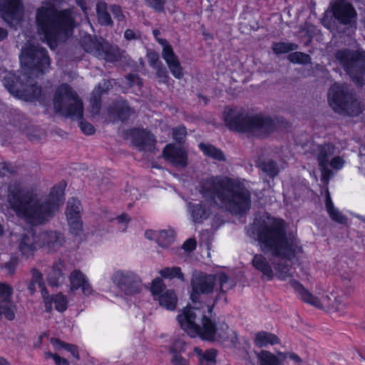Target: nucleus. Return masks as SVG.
Masks as SVG:
<instances>
[{
	"instance_id": "obj_12",
	"label": "nucleus",
	"mask_w": 365,
	"mask_h": 365,
	"mask_svg": "<svg viewBox=\"0 0 365 365\" xmlns=\"http://www.w3.org/2000/svg\"><path fill=\"white\" fill-rule=\"evenodd\" d=\"M217 283V275L198 271L192 274L190 284V299L192 302L200 301L202 294L208 295L213 292Z\"/></svg>"
},
{
	"instance_id": "obj_13",
	"label": "nucleus",
	"mask_w": 365,
	"mask_h": 365,
	"mask_svg": "<svg viewBox=\"0 0 365 365\" xmlns=\"http://www.w3.org/2000/svg\"><path fill=\"white\" fill-rule=\"evenodd\" d=\"M334 20L340 25L350 26L356 24L357 13L351 2L347 0H334L330 3Z\"/></svg>"
},
{
	"instance_id": "obj_2",
	"label": "nucleus",
	"mask_w": 365,
	"mask_h": 365,
	"mask_svg": "<svg viewBox=\"0 0 365 365\" xmlns=\"http://www.w3.org/2000/svg\"><path fill=\"white\" fill-rule=\"evenodd\" d=\"M198 192L207 202L219 205L235 215H243L251 208V193L238 178L211 175L202 178Z\"/></svg>"
},
{
	"instance_id": "obj_55",
	"label": "nucleus",
	"mask_w": 365,
	"mask_h": 365,
	"mask_svg": "<svg viewBox=\"0 0 365 365\" xmlns=\"http://www.w3.org/2000/svg\"><path fill=\"white\" fill-rule=\"evenodd\" d=\"M62 276L63 273L61 270L58 269V271H56L54 269L48 277L49 285L52 287H57Z\"/></svg>"
},
{
	"instance_id": "obj_45",
	"label": "nucleus",
	"mask_w": 365,
	"mask_h": 365,
	"mask_svg": "<svg viewBox=\"0 0 365 365\" xmlns=\"http://www.w3.org/2000/svg\"><path fill=\"white\" fill-rule=\"evenodd\" d=\"M51 298L55 305V309L60 313L64 312L68 308V299L67 297L59 292L56 294L52 295Z\"/></svg>"
},
{
	"instance_id": "obj_29",
	"label": "nucleus",
	"mask_w": 365,
	"mask_h": 365,
	"mask_svg": "<svg viewBox=\"0 0 365 365\" xmlns=\"http://www.w3.org/2000/svg\"><path fill=\"white\" fill-rule=\"evenodd\" d=\"M198 359V365H216L218 351L215 348L207 349L203 351L196 346L193 349Z\"/></svg>"
},
{
	"instance_id": "obj_8",
	"label": "nucleus",
	"mask_w": 365,
	"mask_h": 365,
	"mask_svg": "<svg viewBox=\"0 0 365 365\" xmlns=\"http://www.w3.org/2000/svg\"><path fill=\"white\" fill-rule=\"evenodd\" d=\"M328 101L333 110L343 116L357 117L364 110V106L356 93L342 85L330 88Z\"/></svg>"
},
{
	"instance_id": "obj_46",
	"label": "nucleus",
	"mask_w": 365,
	"mask_h": 365,
	"mask_svg": "<svg viewBox=\"0 0 365 365\" xmlns=\"http://www.w3.org/2000/svg\"><path fill=\"white\" fill-rule=\"evenodd\" d=\"M165 289V284L161 278L156 277L152 281L150 292L154 297H159L160 295L163 294Z\"/></svg>"
},
{
	"instance_id": "obj_26",
	"label": "nucleus",
	"mask_w": 365,
	"mask_h": 365,
	"mask_svg": "<svg viewBox=\"0 0 365 365\" xmlns=\"http://www.w3.org/2000/svg\"><path fill=\"white\" fill-rule=\"evenodd\" d=\"M95 54L98 58L108 62H115L118 60V55L108 42L101 41H92Z\"/></svg>"
},
{
	"instance_id": "obj_47",
	"label": "nucleus",
	"mask_w": 365,
	"mask_h": 365,
	"mask_svg": "<svg viewBox=\"0 0 365 365\" xmlns=\"http://www.w3.org/2000/svg\"><path fill=\"white\" fill-rule=\"evenodd\" d=\"M13 294V289L11 286L1 282L0 283V298L1 302H10L11 301V296Z\"/></svg>"
},
{
	"instance_id": "obj_61",
	"label": "nucleus",
	"mask_w": 365,
	"mask_h": 365,
	"mask_svg": "<svg viewBox=\"0 0 365 365\" xmlns=\"http://www.w3.org/2000/svg\"><path fill=\"white\" fill-rule=\"evenodd\" d=\"M196 246V240L193 238H189L184 242L182 248L187 252H192L195 250Z\"/></svg>"
},
{
	"instance_id": "obj_62",
	"label": "nucleus",
	"mask_w": 365,
	"mask_h": 365,
	"mask_svg": "<svg viewBox=\"0 0 365 365\" xmlns=\"http://www.w3.org/2000/svg\"><path fill=\"white\" fill-rule=\"evenodd\" d=\"M325 206L327 212L333 210L336 207H334V202H332L329 189L327 187L325 194Z\"/></svg>"
},
{
	"instance_id": "obj_22",
	"label": "nucleus",
	"mask_w": 365,
	"mask_h": 365,
	"mask_svg": "<svg viewBox=\"0 0 365 365\" xmlns=\"http://www.w3.org/2000/svg\"><path fill=\"white\" fill-rule=\"evenodd\" d=\"M132 113L133 110L128 103L122 98L115 101L108 108V115L121 122L127 121Z\"/></svg>"
},
{
	"instance_id": "obj_24",
	"label": "nucleus",
	"mask_w": 365,
	"mask_h": 365,
	"mask_svg": "<svg viewBox=\"0 0 365 365\" xmlns=\"http://www.w3.org/2000/svg\"><path fill=\"white\" fill-rule=\"evenodd\" d=\"M187 210L194 224H202L207 220L211 214L212 209L202 201L199 202H188Z\"/></svg>"
},
{
	"instance_id": "obj_58",
	"label": "nucleus",
	"mask_w": 365,
	"mask_h": 365,
	"mask_svg": "<svg viewBox=\"0 0 365 365\" xmlns=\"http://www.w3.org/2000/svg\"><path fill=\"white\" fill-rule=\"evenodd\" d=\"M148 60L150 65L153 68H155L160 65V63H163L159 60V55L156 51H150L148 54Z\"/></svg>"
},
{
	"instance_id": "obj_3",
	"label": "nucleus",
	"mask_w": 365,
	"mask_h": 365,
	"mask_svg": "<svg viewBox=\"0 0 365 365\" xmlns=\"http://www.w3.org/2000/svg\"><path fill=\"white\" fill-rule=\"evenodd\" d=\"M252 233L256 237L260 250L274 257L292 261L302 252L297 240L288 237L287 223L282 218L273 217L270 223L255 221Z\"/></svg>"
},
{
	"instance_id": "obj_60",
	"label": "nucleus",
	"mask_w": 365,
	"mask_h": 365,
	"mask_svg": "<svg viewBox=\"0 0 365 365\" xmlns=\"http://www.w3.org/2000/svg\"><path fill=\"white\" fill-rule=\"evenodd\" d=\"M322 172V181L324 182H328L329 178L332 175V171L328 168V165L324 166H319Z\"/></svg>"
},
{
	"instance_id": "obj_5",
	"label": "nucleus",
	"mask_w": 365,
	"mask_h": 365,
	"mask_svg": "<svg viewBox=\"0 0 365 365\" xmlns=\"http://www.w3.org/2000/svg\"><path fill=\"white\" fill-rule=\"evenodd\" d=\"M223 116L225 125L230 130L247 133L259 139L268 138L280 127H289V122L282 117L274 120L269 115L261 114L250 115L244 111H237L232 108L225 109Z\"/></svg>"
},
{
	"instance_id": "obj_49",
	"label": "nucleus",
	"mask_w": 365,
	"mask_h": 365,
	"mask_svg": "<svg viewBox=\"0 0 365 365\" xmlns=\"http://www.w3.org/2000/svg\"><path fill=\"white\" fill-rule=\"evenodd\" d=\"M173 138L179 144L185 142V138L187 135L185 126L183 125L175 127L173 129Z\"/></svg>"
},
{
	"instance_id": "obj_7",
	"label": "nucleus",
	"mask_w": 365,
	"mask_h": 365,
	"mask_svg": "<svg viewBox=\"0 0 365 365\" xmlns=\"http://www.w3.org/2000/svg\"><path fill=\"white\" fill-rule=\"evenodd\" d=\"M197 315L192 307H185L177 316L180 328L191 338L199 337L201 340L208 342L216 341L217 324L209 317L203 315L201 319L202 326L196 322Z\"/></svg>"
},
{
	"instance_id": "obj_31",
	"label": "nucleus",
	"mask_w": 365,
	"mask_h": 365,
	"mask_svg": "<svg viewBox=\"0 0 365 365\" xmlns=\"http://www.w3.org/2000/svg\"><path fill=\"white\" fill-rule=\"evenodd\" d=\"M334 150V147L330 143L317 145L316 158L319 166L329 165V158L333 155Z\"/></svg>"
},
{
	"instance_id": "obj_18",
	"label": "nucleus",
	"mask_w": 365,
	"mask_h": 365,
	"mask_svg": "<svg viewBox=\"0 0 365 365\" xmlns=\"http://www.w3.org/2000/svg\"><path fill=\"white\" fill-rule=\"evenodd\" d=\"M163 157L175 168H185L188 165L187 151L175 143H168L163 148Z\"/></svg>"
},
{
	"instance_id": "obj_36",
	"label": "nucleus",
	"mask_w": 365,
	"mask_h": 365,
	"mask_svg": "<svg viewBox=\"0 0 365 365\" xmlns=\"http://www.w3.org/2000/svg\"><path fill=\"white\" fill-rule=\"evenodd\" d=\"M107 91L103 89L101 85H98V86L93 91L90 104L93 111L96 113H98L100 112L102 105V96Z\"/></svg>"
},
{
	"instance_id": "obj_42",
	"label": "nucleus",
	"mask_w": 365,
	"mask_h": 365,
	"mask_svg": "<svg viewBox=\"0 0 365 365\" xmlns=\"http://www.w3.org/2000/svg\"><path fill=\"white\" fill-rule=\"evenodd\" d=\"M274 268L279 280L285 281L290 276V268L287 262H278L274 264Z\"/></svg>"
},
{
	"instance_id": "obj_50",
	"label": "nucleus",
	"mask_w": 365,
	"mask_h": 365,
	"mask_svg": "<svg viewBox=\"0 0 365 365\" xmlns=\"http://www.w3.org/2000/svg\"><path fill=\"white\" fill-rule=\"evenodd\" d=\"M19 262V257L15 255H12L9 260L2 267L6 270L9 274L13 275L16 272Z\"/></svg>"
},
{
	"instance_id": "obj_21",
	"label": "nucleus",
	"mask_w": 365,
	"mask_h": 365,
	"mask_svg": "<svg viewBox=\"0 0 365 365\" xmlns=\"http://www.w3.org/2000/svg\"><path fill=\"white\" fill-rule=\"evenodd\" d=\"M289 284L303 302L318 309L323 307L319 298L313 295L299 281L292 278L289 280Z\"/></svg>"
},
{
	"instance_id": "obj_48",
	"label": "nucleus",
	"mask_w": 365,
	"mask_h": 365,
	"mask_svg": "<svg viewBox=\"0 0 365 365\" xmlns=\"http://www.w3.org/2000/svg\"><path fill=\"white\" fill-rule=\"evenodd\" d=\"M1 315L4 314L8 320H13L15 318V312L12 306L11 301L10 302H0Z\"/></svg>"
},
{
	"instance_id": "obj_39",
	"label": "nucleus",
	"mask_w": 365,
	"mask_h": 365,
	"mask_svg": "<svg viewBox=\"0 0 365 365\" xmlns=\"http://www.w3.org/2000/svg\"><path fill=\"white\" fill-rule=\"evenodd\" d=\"M299 46L295 43L289 42H274L272 45L273 52L277 54H283L292 52L298 48Z\"/></svg>"
},
{
	"instance_id": "obj_32",
	"label": "nucleus",
	"mask_w": 365,
	"mask_h": 365,
	"mask_svg": "<svg viewBox=\"0 0 365 365\" xmlns=\"http://www.w3.org/2000/svg\"><path fill=\"white\" fill-rule=\"evenodd\" d=\"M96 13L98 23L102 26H113V21L110 14L109 6L105 1H98L96 4Z\"/></svg>"
},
{
	"instance_id": "obj_44",
	"label": "nucleus",
	"mask_w": 365,
	"mask_h": 365,
	"mask_svg": "<svg viewBox=\"0 0 365 365\" xmlns=\"http://www.w3.org/2000/svg\"><path fill=\"white\" fill-rule=\"evenodd\" d=\"M287 59L292 63L302 65L308 64L311 61L309 55L300 51L290 53L287 56Z\"/></svg>"
},
{
	"instance_id": "obj_35",
	"label": "nucleus",
	"mask_w": 365,
	"mask_h": 365,
	"mask_svg": "<svg viewBox=\"0 0 365 365\" xmlns=\"http://www.w3.org/2000/svg\"><path fill=\"white\" fill-rule=\"evenodd\" d=\"M257 166L272 179L277 177L279 173L277 163L272 159L267 160H259Z\"/></svg>"
},
{
	"instance_id": "obj_33",
	"label": "nucleus",
	"mask_w": 365,
	"mask_h": 365,
	"mask_svg": "<svg viewBox=\"0 0 365 365\" xmlns=\"http://www.w3.org/2000/svg\"><path fill=\"white\" fill-rule=\"evenodd\" d=\"M158 302L161 307H165L169 311H173L177 306L178 297L174 290L168 289L159 296Z\"/></svg>"
},
{
	"instance_id": "obj_6",
	"label": "nucleus",
	"mask_w": 365,
	"mask_h": 365,
	"mask_svg": "<svg viewBox=\"0 0 365 365\" xmlns=\"http://www.w3.org/2000/svg\"><path fill=\"white\" fill-rule=\"evenodd\" d=\"M53 108L56 113L66 118H76L79 120L78 126L86 135L95 133L94 126L83 119V104L78 93L71 86L63 83L56 89L53 99Z\"/></svg>"
},
{
	"instance_id": "obj_41",
	"label": "nucleus",
	"mask_w": 365,
	"mask_h": 365,
	"mask_svg": "<svg viewBox=\"0 0 365 365\" xmlns=\"http://www.w3.org/2000/svg\"><path fill=\"white\" fill-rule=\"evenodd\" d=\"M159 274L164 279H178L181 281L185 279L184 274L179 267H165L159 271Z\"/></svg>"
},
{
	"instance_id": "obj_56",
	"label": "nucleus",
	"mask_w": 365,
	"mask_h": 365,
	"mask_svg": "<svg viewBox=\"0 0 365 365\" xmlns=\"http://www.w3.org/2000/svg\"><path fill=\"white\" fill-rule=\"evenodd\" d=\"M278 356L281 358L282 360L289 358L290 360L294 361V362L299 364L302 361V358L294 352H282L279 351L277 353Z\"/></svg>"
},
{
	"instance_id": "obj_30",
	"label": "nucleus",
	"mask_w": 365,
	"mask_h": 365,
	"mask_svg": "<svg viewBox=\"0 0 365 365\" xmlns=\"http://www.w3.org/2000/svg\"><path fill=\"white\" fill-rule=\"evenodd\" d=\"M254 342L257 346L262 348L268 345L274 346L280 344L281 340L275 334L260 331L255 334Z\"/></svg>"
},
{
	"instance_id": "obj_64",
	"label": "nucleus",
	"mask_w": 365,
	"mask_h": 365,
	"mask_svg": "<svg viewBox=\"0 0 365 365\" xmlns=\"http://www.w3.org/2000/svg\"><path fill=\"white\" fill-rule=\"evenodd\" d=\"M125 78L128 80L130 86H133L136 83H141V79L138 74L128 73L126 75Z\"/></svg>"
},
{
	"instance_id": "obj_9",
	"label": "nucleus",
	"mask_w": 365,
	"mask_h": 365,
	"mask_svg": "<svg viewBox=\"0 0 365 365\" xmlns=\"http://www.w3.org/2000/svg\"><path fill=\"white\" fill-rule=\"evenodd\" d=\"M335 58L356 86L365 85V51L341 48L335 53Z\"/></svg>"
},
{
	"instance_id": "obj_14",
	"label": "nucleus",
	"mask_w": 365,
	"mask_h": 365,
	"mask_svg": "<svg viewBox=\"0 0 365 365\" xmlns=\"http://www.w3.org/2000/svg\"><path fill=\"white\" fill-rule=\"evenodd\" d=\"M24 11L21 0H0V16L10 26L22 21Z\"/></svg>"
},
{
	"instance_id": "obj_1",
	"label": "nucleus",
	"mask_w": 365,
	"mask_h": 365,
	"mask_svg": "<svg viewBox=\"0 0 365 365\" xmlns=\"http://www.w3.org/2000/svg\"><path fill=\"white\" fill-rule=\"evenodd\" d=\"M66 185V181L61 180L52 187L48 199L41 202L19 183H10L6 191V202L19 217L31 224H43L53 216L55 210L64 201Z\"/></svg>"
},
{
	"instance_id": "obj_28",
	"label": "nucleus",
	"mask_w": 365,
	"mask_h": 365,
	"mask_svg": "<svg viewBox=\"0 0 365 365\" xmlns=\"http://www.w3.org/2000/svg\"><path fill=\"white\" fill-rule=\"evenodd\" d=\"M252 265L255 269L260 272L262 278L267 281H272L274 277L273 269L262 254H255L252 259Z\"/></svg>"
},
{
	"instance_id": "obj_4",
	"label": "nucleus",
	"mask_w": 365,
	"mask_h": 365,
	"mask_svg": "<svg viewBox=\"0 0 365 365\" xmlns=\"http://www.w3.org/2000/svg\"><path fill=\"white\" fill-rule=\"evenodd\" d=\"M36 24L38 34L51 49L57 47L62 36H71L76 27L72 9H58L50 3L37 9Z\"/></svg>"
},
{
	"instance_id": "obj_51",
	"label": "nucleus",
	"mask_w": 365,
	"mask_h": 365,
	"mask_svg": "<svg viewBox=\"0 0 365 365\" xmlns=\"http://www.w3.org/2000/svg\"><path fill=\"white\" fill-rule=\"evenodd\" d=\"M330 218L339 224L345 225L347 222V218L338 209L335 208L333 210L328 212Z\"/></svg>"
},
{
	"instance_id": "obj_52",
	"label": "nucleus",
	"mask_w": 365,
	"mask_h": 365,
	"mask_svg": "<svg viewBox=\"0 0 365 365\" xmlns=\"http://www.w3.org/2000/svg\"><path fill=\"white\" fill-rule=\"evenodd\" d=\"M156 70V76L160 79V82L167 83L169 80V75L166 68L163 63L154 68Z\"/></svg>"
},
{
	"instance_id": "obj_19",
	"label": "nucleus",
	"mask_w": 365,
	"mask_h": 365,
	"mask_svg": "<svg viewBox=\"0 0 365 365\" xmlns=\"http://www.w3.org/2000/svg\"><path fill=\"white\" fill-rule=\"evenodd\" d=\"M158 42L163 46L162 57L168 64L170 73L175 78L181 79L183 77V68L172 46L165 38H158Z\"/></svg>"
},
{
	"instance_id": "obj_37",
	"label": "nucleus",
	"mask_w": 365,
	"mask_h": 365,
	"mask_svg": "<svg viewBox=\"0 0 365 365\" xmlns=\"http://www.w3.org/2000/svg\"><path fill=\"white\" fill-rule=\"evenodd\" d=\"M175 240V232L173 230H163L158 232L156 242L163 248L168 247Z\"/></svg>"
},
{
	"instance_id": "obj_59",
	"label": "nucleus",
	"mask_w": 365,
	"mask_h": 365,
	"mask_svg": "<svg viewBox=\"0 0 365 365\" xmlns=\"http://www.w3.org/2000/svg\"><path fill=\"white\" fill-rule=\"evenodd\" d=\"M344 161L339 156L334 157L330 162H329V165L335 170H339L342 168L344 166Z\"/></svg>"
},
{
	"instance_id": "obj_38",
	"label": "nucleus",
	"mask_w": 365,
	"mask_h": 365,
	"mask_svg": "<svg viewBox=\"0 0 365 365\" xmlns=\"http://www.w3.org/2000/svg\"><path fill=\"white\" fill-rule=\"evenodd\" d=\"M259 365H282V359L272 352L262 350L258 354Z\"/></svg>"
},
{
	"instance_id": "obj_63",
	"label": "nucleus",
	"mask_w": 365,
	"mask_h": 365,
	"mask_svg": "<svg viewBox=\"0 0 365 365\" xmlns=\"http://www.w3.org/2000/svg\"><path fill=\"white\" fill-rule=\"evenodd\" d=\"M156 11H162L164 9V0H146Z\"/></svg>"
},
{
	"instance_id": "obj_27",
	"label": "nucleus",
	"mask_w": 365,
	"mask_h": 365,
	"mask_svg": "<svg viewBox=\"0 0 365 365\" xmlns=\"http://www.w3.org/2000/svg\"><path fill=\"white\" fill-rule=\"evenodd\" d=\"M95 54L98 58L108 62H115L118 60V55L108 42L101 41H92Z\"/></svg>"
},
{
	"instance_id": "obj_23",
	"label": "nucleus",
	"mask_w": 365,
	"mask_h": 365,
	"mask_svg": "<svg viewBox=\"0 0 365 365\" xmlns=\"http://www.w3.org/2000/svg\"><path fill=\"white\" fill-rule=\"evenodd\" d=\"M37 235L34 232H29L21 235L18 249L21 255L29 258L33 257L38 247Z\"/></svg>"
},
{
	"instance_id": "obj_16",
	"label": "nucleus",
	"mask_w": 365,
	"mask_h": 365,
	"mask_svg": "<svg viewBox=\"0 0 365 365\" xmlns=\"http://www.w3.org/2000/svg\"><path fill=\"white\" fill-rule=\"evenodd\" d=\"M133 147L139 151L153 153L156 146V138L148 130L143 128H133L128 130Z\"/></svg>"
},
{
	"instance_id": "obj_25",
	"label": "nucleus",
	"mask_w": 365,
	"mask_h": 365,
	"mask_svg": "<svg viewBox=\"0 0 365 365\" xmlns=\"http://www.w3.org/2000/svg\"><path fill=\"white\" fill-rule=\"evenodd\" d=\"M71 291L75 292L81 289L82 292L86 296L92 294L93 290L88 282L86 275L79 269L72 271L69 276Z\"/></svg>"
},
{
	"instance_id": "obj_40",
	"label": "nucleus",
	"mask_w": 365,
	"mask_h": 365,
	"mask_svg": "<svg viewBox=\"0 0 365 365\" xmlns=\"http://www.w3.org/2000/svg\"><path fill=\"white\" fill-rule=\"evenodd\" d=\"M51 343L56 348H57V346H60L61 348L71 353V354L76 360L80 359L79 350L76 345L65 342L59 339L56 338L51 339Z\"/></svg>"
},
{
	"instance_id": "obj_20",
	"label": "nucleus",
	"mask_w": 365,
	"mask_h": 365,
	"mask_svg": "<svg viewBox=\"0 0 365 365\" xmlns=\"http://www.w3.org/2000/svg\"><path fill=\"white\" fill-rule=\"evenodd\" d=\"M39 248H45L48 252H55L65 242L63 235L56 231H43L37 235Z\"/></svg>"
},
{
	"instance_id": "obj_15",
	"label": "nucleus",
	"mask_w": 365,
	"mask_h": 365,
	"mask_svg": "<svg viewBox=\"0 0 365 365\" xmlns=\"http://www.w3.org/2000/svg\"><path fill=\"white\" fill-rule=\"evenodd\" d=\"M82 210L81 202L77 197L68 200L65 214L70 232L74 236H80L83 232Z\"/></svg>"
},
{
	"instance_id": "obj_43",
	"label": "nucleus",
	"mask_w": 365,
	"mask_h": 365,
	"mask_svg": "<svg viewBox=\"0 0 365 365\" xmlns=\"http://www.w3.org/2000/svg\"><path fill=\"white\" fill-rule=\"evenodd\" d=\"M183 351V348H182V350L178 351L175 347V344L170 347L169 352L173 355L171 359V364L173 365H190L189 361L181 354V352Z\"/></svg>"
},
{
	"instance_id": "obj_10",
	"label": "nucleus",
	"mask_w": 365,
	"mask_h": 365,
	"mask_svg": "<svg viewBox=\"0 0 365 365\" xmlns=\"http://www.w3.org/2000/svg\"><path fill=\"white\" fill-rule=\"evenodd\" d=\"M29 80L26 73L9 72L4 76L2 83L11 94L19 99L27 102L39 100L43 96L42 88L36 83L27 85Z\"/></svg>"
},
{
	"instance_id": "obj_34",
	"label": "nucleus",
	"mask_w": 365,
	"mask_h": 365,
	"mask_svg": "<svg viewBox=\"0 0 365 365\" xmlns=\"http://www.w3.org/2000/svg\"><path fill=\"white\" fill-rule=\"evenodd\" d=\"M198 147L205 156L210 157L214 160H217L219 161L225 160V156L223 152L220 149L215 147V145L200 143L198 145Z\"/></svg>"
},
{
	"instance_id": "obj_11",
	"label": "nucleus",
	"mask_w": 365,
	"mask_h": 365,
	"mask_svg": "<svg viewBox=\"0 0 365 365\" xmlns=\"http://www.w3.org/2000/svg\"><path fill=\"white\" fill-rule=\"evenodd\" d=\"M20 61L23 68L32 73L43 74L51 65L46 48L32 44L22 49Z\"/></svg>"
},
{
	"instance_id": "obj_54",
	"label": "nucleus",
	"mask_w": 365,
	"mask_h": 365,
	"mask_svg": "<svg viewBox=\"0 0 365 365\" xmlns=\"http://www.w3.org/2000/svg\"><path fill=\"white\" fill-rule=\"evenodd\" d=\"M219 281L220 283V293L216 296L215 301L217 302L220 297V294H225V291L223 289L224 284H227L229 281V277L225 272H221L219 274L218 277H217V281Z\"/></svg>"
},
{
	"instance_id": "obj_17",
	"label": "nucleus",
	"mask_w": 365,
	"mask_h": 365,
	"mask_svg": "<svg viewBox=\"0 0 365 365\" xmlns=\"http://www.w3.org/2000/svg\"><path fill=\"white\" fill-rule=\"evenodd\" d=\"M113 279L126 295H133L141 291L140 278L132 272L118 271L114 274Z\"/></svg>"
},
{
	"instance_id": "obj_53",
	"label": "nucleus",
	"mask_w": 365,
	"mask_h": 365,
	"mask_svg": "<svg viewBox=\"0 0 365 365\" xmlns=\"http://www.w3.org/2000/svg\"><path fill=\"white\" fill-rule=\"evenodd\" d=\"M109 11L118 22H121L125 20V15L119 5L110 4L109 6Z\"/></svg>"
},
{
	"instance_id": "obj_57",
	"label": "nucleus",
	"mask_w": 365,
	"mask_h": 365,
	"mask_svg": "<svg viewBox=\"0 0 365 365\" xmlns=\"http://www.w3.org/2000/svg\"><path fill=\"white\" fill-rule=\"evenodd\" d=\"M31 273L32 274V279L31 281L35 282L38 285H43L44 281L41 272L36 268H33L31 270Z\"/></svg>"
}]
</instances>
